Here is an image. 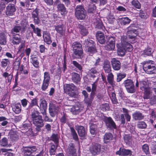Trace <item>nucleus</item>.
I'll return each mask as SVG.
<instances>
[{
	"mask_svg": "<svg viewBox=\"0 0 156 156\" xmlns=\"http://www.w3.org/2000/svg\"><path fill=\"white\" fill-rule=\"evenodd\" d=\"M63 88L65 92L69 96L73 98L76 97L77 95L74 91L76 88L73 84L65 83L64 85Z\"/></svg>",
	"mask_w": 156,
	"mask_h": 156,
	"instance_id": "obj_1",
	"label": "nucleus"
},
{
	"mask_svg": "<svg viewBox=\"0 0 156 156\" xmlns=\"http://www.w3.org/2000/svg\"><path fill=\"white\" fill-rule=\"evenodd\" d=\"M135 28V25L132 24L127 27V35L129 38L131 40L129 41L131 43L135 42V37L137 34V32Z\"/></svg>",
	"mask_w": 156,
	"mask_h": 156,
	"instance_id": "obj_2",
	"label": "nucleus"
},
{
	"mask_svg": "<svg viewBox=\"0 0 156 156\" xmlns=\"http://www.w3.org/2000/svg\"><path fill=\"white\" fill-rule=\"evenodd\" d=\"M75 14L77 19L83 20L86 16V11L82 5H77L75 9Z\"/></svg>",
	"mask_w": 156,
	"mask_h": 156,
	"instance_id": "obj_3",
	"label": "nucleus"
},
{
	"mask_svg": "<svg viewBox=\"0 0 156 156\" xmlns=\"http://www.w3.org/2000/svg\"><path fill=\"white\" fill-rule=\"evenodd\" d=\"M124 84L128 93H133L135 92V86L132 80L127 79L124 81Z\"/></svg>",
	"mask_w": 156,
	"mask_h": 156,
	"instance_id": "obj_4",
	"label": "nucleus"
},
{
	"mask_svg": "<svg viewBox=\"0 0 156 156\" xmlns=\"http://www.w3.org/2000/svg\"><path fill=\"white\" fill-rule=\"evenodd\" d=\"M106 45L105 46V49L108 51L113 50L115 48V40L112 37H107Z\"/></svg>",
	"mask_w": 156,
	"mask_h": 156,
	"instance_id": "obj_5",
	"label": "nucleus"
},
{
	"mask_svg": "<svg viewBox=\"0 0 156 156\" xmlns=\"http://www.w3.org/2000/svg\"><path fill=\"white\" fill-rule=\"evenodd\" d=\"M127 38L126 36H123L121 38V45L124 47L126 51H131L133 50L132 46L128 42Z\"/></svg>",
	"mask_w": 156,
	"mask_h": 156,
	"instance_id": "obj_6",
	"label": "nucleus"
},
{
	"mask_svg": "<svg viewBox=\"0 0 156 156\" xmlns=\"http://www.w3.org/2000/svg\"><path fill=\"white\" fill-rule=\"evenodd\" d=\"M103 120L108 128L111 129L116 128V124L111 117H105L103 118Z\"/></svg>",
	"mask_w": 156,
	"mask_h": 156,
	"instance_id": "obj_7",
	"label": "nucleus"
},
{
	"mask_svg": "<svg viewBox=\"0 0 156 156\" xmlns=\"http://www.w3.org/2000/svg\"><path fill=\"white\" fill-rule=\"evenodd\" d=\"M37 148L35 146H31L23 147L22 153L25 156H29L36 151Z\"/></svg>",
	"mask_w": 156,
	"mask_h": 156,
	"instance_id": "obj_8",
	"label": "nucleus"
},
{
	"mask_svg": "<svg viewBox=\"0 0 156 156\" xmlns=\"http://www.w3.org/2000/svg\"><path fill=\"white\" fill-rule=\"evenodd\" d=\"M44 80L41 88L43 90H45L48 86V83L50 79L49 74L48 72L44 73Z\"/></svg>",
	"mask_w": 156,
	"mask_h": 156,
	"instance_id": "obj_9",
	"label": "nucleus"
},
{
	"mask_svg": "<svg viewBox=\"0 0 156 156\" xmlns=\"http://www.w3.org/2000/svg\"><path fill=\"white\" fill-rule=\"evenodd\" d=\"M16 11V9L14 5L10 3L6 7L5 14L7 16H12Z\"/></svg>",
	"mask_w": 156,
	"mask_h": 156,
	"instance_id": "obj_10",
	"label": "nucleus"
},
{
	"mask_svg": "<svg viewBox=\"0 0 156 156\" xmlns=\"http://www.w3.org/2000/svg\"><path fill=\"white\" fill-rule=\"evenodd\" d=\"M43 122L44 121L42 119V117L33 121V124L36 127L35 128L37 131H39L41 130V128L44 126Z\"/></svg>",
	"mask_w": 156,
	"mask_h": 156,
	"instance_id": "obj_11",
	"label": "nucleus"
},
{
	"mask_svg": "<svg viewBox=\"0 0 156 156\" xmlns=\"http://www.w3.org/2000/svg\"><path fill=\"white\" fill-rule=\"evenodd\" d=\"M101 149V145L97 144L91 146L90 149L91 153L94 155L99 154Z\"/></svg>",
	"mask_w": 156,
	"mask_h": 156,
	"instance_id": "obj_12",
	"label": "nucleus"
},
{
	"mask_svg": "<svg viewBox=\"0 0 156 156\" xmlns=\"http://www.w3.org/2000/svg\"><path fill=\"white\" fill-rule=\"evenodd\" d=\"M38 10L35 9L32 13V17L33 18L34 22L35 24L38 25L40 23V20L38 17Z\"/></svg>",
	"mask_w": 156,
	"mask_h": 156,
	"instance_id": "obj_13",
	"label": "nucleus"
},
{
	"mask_svg": "<svg viewBox=\"0 0 156 156\" xmlns=\"http://www.w3.org/2000/svg\"><path fill=\"white\" fill-rule=\"evenodd\" d=\"M97 39L99 42L101 44H104L106 42L105 36L103 33L101 31H98L96 34Z\"/></svg>",
	"mask_w": 156,
	"mask_h": 156,
	"instance_id": "obj_14",
	"label": "nucleus"
},
{
	"mask_svg": "<svg viewBox=\"0 0 156 156\" xmlns=\"http://www.w3.org/2000/svg\"><path fill=\"white\" fill-rule=\"evenodd\" d=\"M143 69L147 73L152 74L153 73V71L155 69V67L149 65L148 62L144 65Z\"/></svg>",
	"mask_w": 156,
	"mask_h": 156,
	"instance_id": "obj_15",
	"label": "nucleus"
},
{
	"mask_svg": "<svg viewBox=\"0 0 156 156\" xmlns=\"http://www.w3.org/2000/svg\"><path fill=\"white\" fill-rule=\"evenodd\" d=\"M21 41V38L19 34L13 33L11 42L14 44H19Z\"/></svg>",
	"mask_w": 156,
	"mask_h": 156,
	"instance_id": "obj_16",
	"label": "nucleus"
},
{
	"mask_svg": "<svg viewBox=\"0 0 156 156\" xmlns=\"http://www.w3.org/2000/svg\"><path fill=\"white\" fill-rule=\"evenodd\" d=\"M111 64L113 69L115 70H118L120 69L121 63L120 62L115 58L111 61Z\"/></svg>",
	"mask_w": 156,
	"mask_h": 156,
	"instance_id": "obj_17",
	"label": "nucleus"
},
{
	"mask_svg": "<svg viewBox=\"0 0 156 156\" xmlns=\"http://www.w3.org/2000/svg\"><path fill=\"white\" fill-rule=\"evenodd\" d=\"M67 151L70 156L71 155L76 156V150L75 148L74 144L73 143H70L69 144Z\"/></svg>",
	"mask_w": 156,
	"mask_h": 156,
	"instance_id": "obj_18",
	"label": "nucleus"
},
{
	"mask_svg": "<svg viewBox=\"0 0 156 156\" xmlns=\"http://www.w3.org/2000/svg\"><path fill=\"white\" fill-rule=\"evenodd\" d=\"M57 10L60 12L62 15L65 14L67 13L66 9L64 5L62 3H59L57 5Z\"/></svg>",
	"mask_w": 156,
	"mask_h": 156,
	"instance_id": "obj_19",
	"label": "nucleus"
},
{
	"mask_svg": "<svg viewBox=\"0 0 156 156\" xmlns=\"http://www.w3.org/2000/svg\"><path fill=\"white\" fill-rule=\"evenodd\" d=\"M103 68L105 73H109L111 71L110 62L108 60L105 61L103 63Z\"/></svg>",
	"mask_w": 156,
	"mask_h": 156,
	"instance_id": "obj_20",
	"label": "nucleus"
},
{
	"mask_svg": "<svg viewBox=\"0 0 156 156\" xmlns=\"http://www.w3.org/2000/svg\"><path fill=\"white\" fill-rule=\"evenodd\" d=\"M77 130L78 134L80 136H84L87 133L86 130L83 126H78Z\"/></svg>",
	"mask_w": 156,
	"mask_h": 156,
	"instance_id": "obj_21",
	"label": "nucleus"
},
{
	"mask_svg": "<svg viewBox=\"0 0 156 156\" xmlns=\"http://www.w3.org/2000/svg\"><path fill=\"white\" fill-rule=\"evenodd\" d=\"M133 119L135 120H140L143 119L144 116L142 113L136 111L132 114Z\"/></svg>",
	"mask_w": 156,
	"mask_h": 156,
	"instance_id": "obj_22",
	"label": "nucleus"
},
{
	"mask_svg": "<svg viewBox=\"0 0 156 156\" xmlns=\"http://www.w3.org/2000/svg\"><path fill=\"white\" fill-rule=\"evenodd\" d=\"M94 44V41L90 39H86L84 41L83 43V45L86 48L90 46H92V45Z\"/></svg>",
	"mask_w": 156,
	"mask_h": 156,
	"instance_id": "obj_23",
	"label": "nucleus"
},
{
	"mask_svg": "<svg viewBox=\"0 0 156 156\" xmlns=\"http://www.w3.org/2000/svg\"><path fill=\"white\" fill-rule=\"evenodd\" d=\"M94 97V95L90 94L89 97H88L84 98V102L87 105V106H90L91 105Z\"/></svg>",
	"mask_w": 156,
	"mask_h": 156,
	"instance_id": "obj_24",
	"label": "nucleus"
},
{
	"mask_svg": "<svg viewBox=\"0 0 156 156\" xmlns=\"http://www.w3.org/2000/svg\"><path fill=\"white\" fill-rule=\"evenodd\" d=\"M119 45L118 44H116L117 47L118 48V53L119 55L121 56H123L125 54V52L126 51V49L124 48V47L122 46H119Z\"/></svg>",
	"mask_w": 156,
	"mask_h": 156,
	"instance_id": "obj_25",
	"label": "nucleus"
},
{
	"mask_svg": "<svg viewBox=\"0 0 156 156\" xmlns=\"http://www.w3.org/2000/svg\"><path fill=\"white\" fill-rule=\"evenodd\" d=\"M131 20L128 17H123L119 19V21L121 25L124 26L129 24Z\"/></svg>",
	"mask_w": 156,
	"mask_h": 156,
	"instance_id": "obj_26",
	"label": "nucleus"
},
{
	"mask_svg": "<svg viewBox=\"0 0 156 156\" xmlns=\"http://www.w3.org/2000/svg\"><path fill=\"white\" fill-rule=\"evenodd\" d=\"M39 114L40 113L38 112L37 111H34L32 112L31 114L32 120L34 121V120L42 117V116L40 115Z\"/></svg>",
	"mask_w": 156,
	"mask_h": 156,
	"instance_id": "obj_27",
	"label": "nucleus"
},
{
	"mask_svg": "<svg viewBox=\"0 0 156 156\" xmlns=\"http://www.w3.org/2000/svg\"><path fill=\"white\" fill-rule=\"evenodd\" d=\"M55 29L57 33L63 35L64 33V30L63 29V24L54 26Z\"/></svg>",
	"mask_w": 156,
	"mask_h": 156,
	"instance_id": "obj_28",
	"label": "nucleus"
},
{
	"mask_svg": "<svg viewBox=\"0 0 156 156\" xmlns=\"http://www.w3.org/2000/svg\"><path fill=\"white\" fill-rule=\"evenodd\" d=\"M151 94L150 89L148 87H144V94L143 98L144 99H148L150 98Z\"/></svg>",
	"mask_w": 156,
	"mask_h": 156,
	"instance_id": "obj_29",
	"label": "nucleus"
},
{
	"mask_svg": "<svg viewBox=\"0 0 156 156\" xmlns=\"http://www.w3.org/2000/svg\"><path fill=\"white\" fill-rule=\"evenodd\" d=\"M30 27L33 29V31L35 34H37L38 37H41V30L38 27L35 28V26L33 24H31L30 25Z\"/></svg>",
	"mask_w": 156,
	"mask_h": 156,
	"instance_id": "obj_30",
	"label": "nucleus"
},
{
	"mask_svg": "<svg viewBox=\"0 0 156 156\" xmlns=\"http://www.w3.org/2000/svg\"><path fill=\"white\" fill-rule=\"evenodd\" d=\"M32 61V63L33 66L36 68H38L39 66V62L38 61L37 58L35 55H32L31 56Z\"/></svg>",
	"mask_w": 156,
	"mask_h": 156,
	"instance_id": "obj_31",
	"label": "nucleus"
},
{
	"mask_svg": "<svg viewBox=\"0 0 156 156\" xmlns=\"http://www.w3.org/2000/svg\"><path fill=\"white\" fill-rule=\"evenodd\" d=\"M78 27L80 29V34L83 36L87 35L88 32L86 27L82 25H79Z\"/></svg>",
	"mask_w": 156,
	"mask_h": 156,
	"instance_id": "obj_32",
	"label": "nucleus"
},
{
	"mask_svg": "<svg viewBox=\"0 0 156 156\" xmlns=\"http://www.w3.org/2000/svg\"><path fill=\"white\" fill-rule=\"evenodd\" d=\"M72 79L74 82L78 83L80 80V75L78 73H73L72 74Z\"/></svg>",
	"mask_w": 156,
	"mask_h": 156,
	"instance_id": "obj_33",
	"label": "nucleus"
},
{
	"mask_svg": "<svg viewBox=\"0 0 156 156\" xmlns=\"http://www.w3.org/2000/svg\"><path fill=\"white\" fill-rule=\"evenodd\" d=\"M6 44V36L3 32H1L0 33V44L1 45H4Z\"/></svg>",
	"mask_w": 156,
	"mask_h": 156,
	"instance_id": "obj_34",
	"label": "nucleus"
},
{
	"mask_svg": "<svg viewBox=\"0 0 156 156\" xmlns=\"http://www.w3.org/2000/svg\"><path fill=\"white\" fill-rule=\"evenodd\" d=\"M112 135L110 133H106L104 137V141L105 143L109 142L112 140Z\"/></svg>",
	"mask_w": 156,
	"mask_h": 156,
	"instance_id": "obj_35",
	"label": "nucleus"
},
{
	"mask_svg": "<svg viewBox=\"0 0 156 156\" xmlns=\"http://www.w3.org/2000/svg\"><path fill=\"white\" fill-rule=\"evenodd\" d=\"M59 108L58 105L53 103L50 104L49 110H51L57 113L59 111Z\"/></svg>",
	"mask_w": 156,
	"mask_h": 156,
	"instance_id": "obj_36",
	"label": "nucleus"
},
{
	"mask_svg": "<svg viewBox=\"0 0 156 156\" xmlns=\"http://www.w3.org/2000/svg\"><path fill=\"white\" fill-rule=\"evenodd\" d=\"M81 111L80 107L78 105L73 106L70 110L71 112L74 115L78 114Z\"/></svg>",
	"mask_w": 156,
	"mask_h": 156,
	"instance_id": "obj_37",
	"label": "nucleus"
},
{
	"mask_svg": "<svg viewBox=\"0 0 156 156\" xmlns=\"http://www.w3.org/2000/svg\"><path fill=\"white\" fill-rule=\"evenodd\" d=\"M21 105L20 103L16 104L12 107L13 111L16 114H19L21 111Z\"/></svg>",
	"mask_w": 156,
	"mask_h": 156,
	"instance_id": "obj_38",
	"label": "nucleus"
},
{
	"mask_svg": "<svg viewBox=\"0 0 156 156\" xmlns=\"http://www.w3.org/2000/svg\"><path fill=\"white\" fill-rule=\"evenodd\" d=\"M90 132L91 134L94 135L96 133L97 126L94 124H91L90 126Z\"/></svg>",
	"mask_w": 156,
	"mask_h": 156,
	"instance_id": "obj_39",
	"label": "nucleus"
},
{
	"mask_svg": "<svg viewBox=\"0 0 156 156\" xmlns=\"http://www.w3.org/2000/svg\"><path fill=\"white\" fill-rule=\"evenodd\" d=\"M73 53L76 56V57L78 58H80L83 53V49H73Z\"/></svg>",
	"mask_w": 156,
	"mask_h": 156,
	"instance_id": "obj_40",
	"label": "nucleus"
},
{
	"mask_svg": "<svg viewBox=\"0 0 156 156\" xmlns=\"http://www.w3.org/2000/svg\"><path fill=\"white\" fill-rule=\"evenodd\" d=\"M43 37L44 42L48 44H50L51 43L52 41L51 38L49 34L44 33L43 35Z\"/></svg>",
	"mask_w": 156,
	"mask_h": 156,
	"instance_id": "obj_41",
	"label": "nucleus"
},
{
	"mask_svg": "<svg viewBox=\"0 0 156 156\" xmlns=\"http://www.w3.org/2000/svg\"><path fill=\"white\" fill-rule=\"evenodd\" d=\"M123 138L124 142L126 144H130L132 140L131 136L128 134L125 135L123 137Z\"/></svg>",
	"mask_w": 156,
	"mask_h": 156,
	"instance_id": "obj_42",
	"label": "nucleus"
},
{
	"mask_svg": "<svg viewBox=\"0 0 156 156\" xmlns=\"http://www.w3.org/2000/svg\"><path fill=\"white\" fill-rule=\"evenodd\" d=\"M86 51L87 52L89 53V54H93L96 52V49L94 44L92 45V46L86 48Z\"/></svg>",
	"mask_w": 156,
	"mask_h": 156,
	"instance_id": "obj_43",
	"label": "nucleus"
},
{
	"mask_svg": "<svg viewBox=\"0 0 156 156\" xmlns=\"http://www.w3.org/2000/svg\"><path fill=\"white\" fill-rule=\"evenodd\" d=\"M70 129L73 139L76 140H77L78 139V136L74 129L73 127H70Z\"/></svg>",
	"mask_w": 156,
	"mask_h": 156,
	"instance_id": "obj_44",
	"label": "nucleus"
},
{
	"mask_svg": "<svg viewBox=\"0 0 156 156\" xmlns=\"http://www.w3.org/2000/svg\"><path fill=\"white\" fill-rule=\"evenodd\" d=\"M96 27L99 29H101L104 31L105 28L101 20L98 21L97 22Z\"/></svg>",
	"mask_w": 156,
	"mask_h": 156,
	"instance_id": "obj_45",
	"label": "nucleus"
},
{
	"mask_svg": "<svg viewBox=\"0 0 156 156\" xmlns=\"http://www.w3.org/2000/svg\"><path fill=\"white\" fill-rule=\"evenodd\" d=\"M107 80L108 83L112 85L114 84L113 80V75L112 73L108 74L107 76Z\"/></svg>",
	"mask_w": 156,
	"mask_h": 156,
	"instance_id": "obj_46",
	"label": "nucleus"
},
{
	"mask_svg": "<svg viewBox=\"0 0 156 156\" xmlns=\"http://www.w3.org/2000/svg\"><path fill=\"white\" fill-rule=\"evenodd\" d=\"M40 108L42 109H46L47 108V103L44 100L41 101L40 104Z\"/></svg>",
	"mask_w": 156,
	"mask_h": 156,
	"instance_id": "obj_47",
	"label": "nucleus"
},
{
	"mask_svg": "<svg viewBox=\"0 0 156 156\" xmlns=\"http://www.w3.org/2000/svg\"><path fill=\"white\" fill-rule=\"evenodd\" d=\"M142 149L143 151L146 154H150L149 146L147 144H145L143 145L142 146Z\"/></svg>",
	"mask_w": 156,
	"mask_h": 156,
	"instance_id": "obj_48",
	"label": "nucleus"
},
{
	"mask_svg": "<svg viewBox=\"0 0 156 156\" xmlns=\"http://www.w3.org/2000/svg\"><path fill=\"white\" fill-rule=\"evenodd\" d=\"M21 29V27L20 26H16L13 28L11 30V33H18Z\"/></svg>",
	"mask_w": 156,
	"mask_h": 156,
	"instance_id": "obj_49",
	"label": "nucleus"
},
{
	"mask_svg": "<svg viewBox=\"0 0 156 156\" xmlns=\"http://www.w3.org/2000/svg\"><path fill=\"white\" fill-rule=\"evenodd\" d=\"M73 49H82V45L79 42H75L73 43Z\"/></svg>",
	"mask_w": 156,
	"mask_h": 156,
	"instance_id": "obj_50",
	"label": "nucleus"
},
{
	"mask_svg": "<svg viewBox=\"0 0 156 156\" xmlns=\"http://www.w3.org/2000/svg\"><path fill=\"white\" fill-rule=\"evenodd\" d=\"M122 155L123 156H127L128 155H131L132 154V151L130 150L126 149L125 148H122Z\"/></svg>",
	"mask_w": 156,
	"mask_h": 156,
	"instance_id": "obj_51",
	"label": "nucleus"
},
{
	"mask_svg": "<svg viewBox=\"0 0 156 156\" xmlns=\"http://www.w3.org/2000/svg\"><path fill=\"white\" fill-rule=\"evenodd\" d=\"M8 145V139L5 137H4L0 140V145L3 146H6Z\"/></svg>",
	"mask_w": 156,
	"mask_h": 156,
	"instance_id": "obj_52",
	"label": "nucleus"
},
{
	"mask_svg": "<svg viewBox=\"0 0 156 156\" xmlns=\"http://www.w3.org/2000/svg\"><path fill=\"white\" fill-rule=\"evenodd\" d=\"M60 121L62 124L67 123L68 122V119L67 116L64 114L60 119Z\"/></svg>",
	"mask_w": 156,
	"mask_h": 156,
	"instance_id": "obj_53",
	"label": "nucleus"
},
{
	"mask_svg": "<svg viewBox=\"0 0 156 156\" xmlns=\"http://www.w3.org/2000/svg\"><path fill=\"white\" fill-rule=\"evenodd\" d=\"M37 104V99L36 98H34L31 101L30 105L28 107L27 109H30L33 106L36 105Z\"/></svg>",
	"mask_w": 156,
	"mask_h": 156,
	"instance_id": "obj_54",
	"label": "nucleus"
},
{
	"mask_svg": "<svg viewBox=\"0 0 156 156\" xmlns=\"http://www.w3.org/2000/svg\"><path fill=\"white\" fill-rule=\"evenodd\" d=\"M131 4L136 8L140 9L141 7L140 4L137 0H134L133 1L131 2Z\"/></svg>",
	"mask_w": 156,
	"mask_h": 156,
	"instance_id": "obj_55",
	"label": "nucleus"
},
{
	"mask_svg": "<svg viewBox=\"0 0 156 156\" xmlns=\"http://www.w3.org/2000/svg\"><path fill=\"white\" fill-rule=\"evenodd\" d=\"M96 9V6L93 5L92 4L89 6L88 9V11L89 13H94Z\"/></svg>",
	"mask_w": 156,
	"mask_h": 156,
	"instance_id": "obj_56",
	"label": "nucleus"
},
{
	"mask_svg": "<svg viewBox=\"0 0 156 156\" xmlns=\"http://www.w3.org/2000/svg\"><path fill=\"white\" fill-rule=\"evenodd\" d=\"M10 138L12 140H16L19 139V136L16 133L13 132L10 134Z\"/></svg>",
	"mask_w": 156,
	"mask_h": 156,
	"instance_id": "obj_57",
	"label": "nucleus"
},
{
	"mask_svg": "<svg viewBox=\"0 0 156 156\" xmlns=\"http://www.w3.org/2000/svg\"><path fill=\"white\" fill-rule=\"evenodd\" d=\"M144 55L147 56L151 55L152 53V51L151 48H147L144 51Z\"/></svg>",
	"mask_w": 156,
	"mask_h": 156,
	"instance_id": "obj_58",
	"label": "nucleus"
},
{
	"mask_svg": "<svg viewBox=\"0 0 156 156\" xmlns=\"http://www.w3.org/2000/svg\"><path fill=\"white\" fill-rule=\"evenodd\" d=\"M56 149L57 147H55V145H52L49 151V153L50 155L55 154Z\"/></svg>",
	"mask_w": 156,
	"mask_h": 156,
	"instance_id": "obj_59",
	"label": "nucleus"
},
{
	"mask_svg": "<svg viewBox=\"0 0 156 156\" xmlns=\"http://www.w3.org/2000/svg\"><path fill=\"white\" fill-rule=\"evenodd\" d=\"M111 96V99L113 103L114 104L118 103V102L116 98L115 94L114 93H112Z\"/></svg>",
	"mask_w": 156,
	"mask_h": 156,
	"instance_id": "obj_60",
	"label": "nucleus"
},
{
	"mask_svg": "<svg viewBox=\"0 0 156 156\" xmlns=\"http://www.w3.org/2000/svg\"><path fill=\"white\" fill-rule=\"evenodd\" d=\"M30 127V124H29L25 123L24 124L23 126V128L24 129L27 130L28 129V131L30 132V135L32 134V129L31 128L29 129V127Z\"/></svg>",
	"mask_w": 156,
	"mask_h": 156,
	"instance_id": "obj_61",
	"label": "nucleus"
},
{
	"mask_svg": "<svg viewBox=\"0 0 156 156\" xmlns=\"http://www.w3.org/2000/svg\"><path fill=\"white\" fill-rule=\"evenodd\" d=\"M137 126L140 129H144L147 127V125L143 121L140 122Z\"/></svg>",
	"mask_w": 156,
	"mask_h": 156,
	"instance_id": "obj_62",
	"label": "nucleus"
},
{
	"mask_svg": "<svg viewBox=\"0 0 156 156\" xmlns=\"http://www.w3.org/2000/svg\"><path fill=\"white\" fill-rule=\"evenodd\" d=\"M9 62V60L8 59H2L1 63V66L2 67H6L8 65V63Z\"/></svg>",
	"mask_w": 156,
	"mask_h": 156,
	"instance_id": "obj_63",
	"label": "nucleus"
},
{
	"mask_svg": "<svg viewBox=\"0 0 156 156\" xmlns=\"http://www.w3.org/2000/svg\"><path fill=\"white\" fill-rule=\"evenodd\" d=\"M20 60H17V59H16V61L13 63V68L16 69H18L20 64Z\"/></svg>",
	"mask_w": 156,
	"mask_h": 156,
	"instance_id": "obj_64",
	"label": "nucleus"
}]
</instances>
